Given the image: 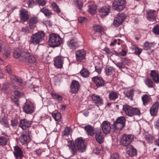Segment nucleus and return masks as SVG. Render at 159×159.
Segmentation results:
<instances>
[{
	"label": "nucleus",
	"instance_id": "1",
	"mask_svg": "<svg viewBox=\"0 0 159 159\" xmlns=\"http://www.w3.org/2000/svg\"><path fill=\"white\" fill-rule=\"evenodd\" d=\"M65 144L70 149L72 156L76 155L77 151L80 152H84L86 148L84 140L82 138H78L75 141V144L73 141L68 139L65 140Z\"/></svg>",
	"mask_w": 159,
	"mask_h": 159
},
{
	"label": "nucleus",
	"instance_id": "2",
	"mask_svg": "<svg viewBox=\"0 0 159 159\" xmlns=\"http://www.w3.org/2000/svg\"><path fill=\"white\" fill-rule=\"evenodd\" d=\"M45 33L43 31H41L33 34L30 38V43L34 45L39 44L43 40Z\"/></svg>",
	"mask_w": 159,
	"mask_h": 159
},
{
	"label": "nucleus",
	"instance_id": "3",
	"mask_svg": "<svg viewBox=\"0 0 159 159\" xmlns=\"http://www.w3.org/2000/svg\"><path fill=\"white\" fill-rule=\"evenodd\" d=\"M123 109L126 115L129 117L135 115L140 116L141 114L140 111L138 108L133 107L128 105H123Z\"/></svg>",
	"mask_w": 159,
	"mask_h": 159
},
{
	"label": "nucleus",
	"instance_id": "4",
	"mask_svg": "<svg viewBox=\"0 0 159 159\" xmlns=\"http://www.w3.org/2000/svg\"><path fill=\"white\" fill-rule=\"evenodd\" d=\"M61 43V39L58 35L52 33L49 35L48 43L51 47L53 48L58 47Z\"/></svg>",
	"mask_w": 159,
	"mask_h": 159
},
{
	"label": "nucleus",
	"instance_id": "5",
	"mask_svg": "<svg viewBox=\"0 0 159 159\" xmlns=\"http://www.w3.org/2000/svg\"><path fill=\"white\" fill-rule=\"evenodd\" d=\"M20 61L24 62L32 63L35 61L36 59L34 57L31 55L27 50H22L20 58Z\"/></svg>",
	"mask_w": 159,
	"mask_h": 159
},
{
	"label": "nucleus",
	"instance_id": "6",
	"mask_svg": "<svg viewBox=\"0 0 159 159\" xmlns=\"http://www.w3.org/2000/svg\"><path fill=\"white\" fill-rule=\"evenodd\" d=\"M126 3L125 0H115L112 3V7L116 11H121L125 8Z\"/></svg>",
	"mask_w": 159,
	"mask_h": 159
},
{
	"label": "nucleus",
	"instance_id": "7",
	"mask_svg": "<svg viewBox=\"0 0 159 159\" xmlns=\"http://www.w3.org/2000/svg\"><path fill=\"white\" fill-rule=\"evenodd\" d=\"M134 136L132 134H123L120 139V143L125 147L129 145L134 140Z\"/></svg>",
	"mask_w": 159,
	"mask_h": 159
},
{
	"label": "nucleus",
	"instance_id": "8",
	"mask_svg": "<svg viewBox=\"0 0 159 159\" xmlns=\"http://www.w3.org/2000/svg\"><path fill=\"white\" fill-rule=\"evenodd\" d=\"M125 121L124 117H118L113 125L114 130H121L125 125Z\"/></svg>",
	"mask_w": 159,
	"mask_h": 159
},
{
	"label": "nucleus",
	"instance_id": "9",
	"mask_svg": "<svg viewBox=\"0 0 159 159\" xmlns=\"http://www.w3.org/2000/svg\"><path fill=\"white\" fill-rule=\"evenodd\" d=\"M23 111L27 114H31L35 109L34 104L30 101H26L23 107Z\"/></svg>",
	"mask_w": 159,
	"mask_h": 159
},
{
	"label": "nucleus",
	"instance_id": "10",
	"mask_svg": "<svg viewBox=\"0 0 159 159\" xmlns=\"http://www.w3.org/2000/svg\"><path fill=\"white\" fill-rule=\"evenodd\" d=\"M30 132L27 130L20 134L19 137V139L20 142L22 144H27L30 141Z\"/></svg>",
	"mask_w": 159,
	"mask_h": 159
},
{
	"label": "nucleus",
	"instance_id": "11",
	"mask_svg": "<svg viewBox=\"0 0 159 159\" xmlns=\"http://www.w3.org/2000/svg\"><path fill=\"white\" fill-rule=\"evenodd\" d=\"M99 11L101 17L105 16L110 12V7L107 4L99 8Z\"/></svg>",
	"mask_w": 159,
	"mask_h": 159
},
{
	"label": "nucleus",
	"instance_id": "12",
	"mask_svg": "<svg viewBox=\"0 0 159 159\" xmlns=\"http://www.w3.org/2000/svg\"><path fill=\"white\" fill-rule=\"evenodd\" d=\"M125 18V15L123 14H118L114 20L113 25L116 27H117L122 23Z\"/></svg>",
	"mask_w": 159,
	"mask_h": 159
},
{
	"label": "nucleus",
	"instance_id": "13",
	"mask_svg": "<svg viewBox=\"0 0 159 159\" xmlns=\"http://www.w3.org/2000/svg\"><path fill=\"white\" fill-rule=\"evenodd\" d=\"M64 58V57L61 56H57L54 58V64L57 68H61L62 67Z\"/></svg>",
	"mask_w": 159,
	"mask_h": 159
},
{
	"label": "nucleus",
	"instance_id": "14",
	"mask_svg": "<svg viewBox=\"0 0 159 159\" xmlns=\"http://www.w3.org/2000/svg\"><path fill=\"white\" fill-rule=\"evenodd\" d=\"M101 126L104 134H107L110 133L111 127L110 123L108 121L105 120L103 121L101 125Z\"/></svg>",
	"mask_w": 159,
	"mask_h": 159
},
{
	"label": "nucleus",
	"instance_id": "15",
	"mask_svg": "<svg viewBox=\"0 0 159 159\" xmlns=\"http://www.w3.org/2000/svg\"><path fill=\"white\" fill-rule=\"evenodd\" d=\"M67 44L69 47L71 49H74L79 46V42L76 38L72 39L67 42Z\"/></svg>",
	"mask_w": 159,
	"mask_h": 159
},
{
	"label": "nucleus",
	"instance_id": "16",
	"mask_svg": "<svg viewBox=\"0 0 159 159\" xmlns=\"http://www.w3.org/2000/svg\"><path fill=\"white\" fill-rule=\"evenodd\" d=\"M92 101L98 106H100L103 103V100L100 96L96 94H93L91 96Z\"/></svg>",
	"mask_w": 159,
	"mask_h": 159
},
{
	"label": "nucleus",
	"instance_id": "17",
	"mask_svg": "<svg viewBox=\"0 0 159 159\" xmlns=\"http://www.w3.org/2000/svg\"><path fill=\"white\" fill-rule=\"evenodd\" d=\"M13 154L17 159H21L23 156V152L21 148L18 146L14 147Z\"/></svg>",
	"mask_w": 159,
	"mask_h": 159
},
{
	"label": "nucleus",
	"instance_id": "18",
	"mask_svg": "<svg viewBox=\"0 0 159 159\" xmlns=\"http://www.w3.org/2000/svg\"><path fill=\"white\" fill-rule=\"evenodd\" d=\"M32 122L25 119H22L20 120L19 124L20 127L23 129H25L27 128L30 127Z\"/></svg>",
	"mask_w": 159,
	"mask_h": 159
},
{
	"label": "nucleus",
	"instance_id": "19",
	"mask_svg": "<svg viewBox=\"0 0 159 159\" xmlns=\"http://www.w3.org/2000/svg\"><path fill=\"white\" fill-rule=\"evenodd\" d=\"M80 88L79 83L75 80L72 81L70 86L71 92L72 93H75L77 92Z\"/></svg>",
	"mask_w": 159,
	"mask_h": 159
},
{
	"label": "nucleus",
	"instance_id": "20",
	"mask_svg": "<svg viewBox=\"0 0 159 159\" xmlns=\"http://www.w3.org/2000/svg\"><path fill=\"white\" fill-rule=\"evenodd\" d=\"M20 20L23 22L27 21L29 17L28 11L25 9L20 10Z\"/></svg>",
	"mask_w": 159,
	"mask_h": 159
},
{
	"label": "nucleus",
	"instance_id": "21",
	"mask_svg": "<svg viewBox=\"0 0 159 159\" xmlns=\"http://www.w3.org/2000/svg\"><path fill=\"white\" fill-rule=\"evenodd\" d=\"M75 53L76 60L78 61H80L84 59L86 55V52L84 50H77Z\"/></svg>",
	"mask_w": 159,
	"mask_h": 159
},
{
	"label": "nucleus",
	"instance_id": "22",
	"mask_svg": "<svg viewBox=\"0 0 159 159\" xmlns=\"http://www.w3.org/2000/svg\"><path fill=\"white\" fill-rule=\"evenodd\" d=\"M92 80L98 87L103 86L105 85L104 81L101 77L95 76L92 78Z\"/></svg>",
	"mask_w": 159,
	"mask_h": 159
},
{
	"label": "nucleus",
	"instance_id": "23",
	"mask_svg": "<svg viewBox=\"0 0 159 159\" xmlns=\"http://www.w3.org/2000/svg\"><path fill=\"white\" fill-rule=\"evenodd\" d=\"M147 17L150 21H155L156 20V11L152 10H148L146 11Z\"/></svg>",
	"mask_w": 159,
	"mask_h": 159
},
{
	"label": "nucleus",
	"instance_id": "24",
	"mask_svg": "<svg viewBox=\"0 0 159 159\" xmlns=\"http://www.w3.org/2000/svg\"><path fill=\"white\" fill-rule=\"evenodd\" d=\"M159 107V102H155L152 106L150 109V113L151 115L154 116L156 115Z\"/></svg>",
	"mask_w": 159,
	"mask_h": 159
},
{
	"label": "nucleus",
	"instance_id": "25",
	"mask_svg": "<svg viewBox=\"0 0 159 159\" xmlns=\"http://www.w3.org/2000/svg\"><path fill=\"white\" fill-rule=\"evenodd\" d=\"M126 152L127 154L130 157L134 156L137 154L136 150L132 146H130L126 148Z\"/></svg>",
	"mask_w": 159,
	"mask_h": 159
},
{
	"label": "nucleus",
	"instance_id": "26",
	"mask_svg": "<svg viewBox=\"0 0 159 159\" xmlns=\"http://www.w3.org/2000/svg\"><path fill=\"white\" fill-rule=\"evenodd\" d=\"M95 138L98 143H101L103 142L104 137L102 133L100 131H97L95 136Z\"/></svg>",
	"mask_w": 159,
	"mask_h": 159
},
{
	"label": "nucleus",
	"instance_id": "27",
	"mask_svg": "<svg viewBox=\"0 0 159 159\" xmlns=\"http://www.w3.org/2000/svg\"><path fill=\"white\" fill-rule=\"evenodd\" d=\"M38 20L36 17H31L30 18L29 21V27L31 29H34L36 26Z\"/></svg>",
	"mask_w": 159,
	"mask_h": 159
},
{
	"label": "nucleus",
	"instance_id": "28",
	"mask_svg": "<svg viewBox=\"0 0 159 159\" xmlns=\"http://www.w3.org/2000/svg\"><path fill=\"white\" fill-rule=\"evenodd\" d=\"M150 75L154 82L156 83H159V75L157 72L152 70L151 71Z\"/></svg>",
	"mask_w": 159,
	"mask_h": 159
},
{
	"label": "nucleus",
	"instance_id": "29",
	"mask_svg": "<svg viewBox=\"0 0 159 159\" xmlns=\"http://www.w3.org/2000/svg\"><path fill=\"white\" fill-rule=\"evenodd\" d=\"M143 104L144 105H146L148 103L151 102V97L147 94L143 95L141 98Z\"/></svg>",
	"mask_w": 159,
	"mask_h": 159
},
{
	"label": "nucleus",
	"instance_id": "30",
	"mask_svg": "<svg viewBox=\"0 0 159 159\" xmlns=\"http://www.w3.org/2000/svg\"><path fill=\"white\" fill-rule=\"evenodd\" d=\"M118 97V93L116 92L111 91L109 93L108 97L110 100H115Z\"/></svg>",
	"mask_w": 159,
	"mask_h": 159
},
{
	"label": "nucleus",
	"instance_id": "31",
	"mask_svg": "<svg viewBox=\"0 0 159 159\" xmlns=\"http://www.w3.org/2000/svg\"><path fill=\"white\" fill-rule=\"evenodd\" d=\"M84 129L88 135L91 136H93L94 129L92 126L90 125L86 126L84 127Z\"/></svg>",
	"mask_w": 159,
	"mask_h": 159
},
{
	"label": "nucleus",
	"instance_id": "32",
	"mask_svg": "<svg viewBox=\"0 0 159 159\" xmlns=\"http://www.w3.org/2000/svg\"><path fill=\"white\" fill-rule=\"evenodd\" d=\"M19 48H17L15 49L13 52V56L14 57L16 58H19L20 60V58L21 55V53H22V51Z\"/></svg>",
	"mask_w": 159,
	"mask_h": 159
},
{
	"label": "nucleus",
	"instance_id": "33",
	"mask_svg": "<svg viewBox=\"0 0 159 159\" xmlns=\"http://www.w3.org/2000/svg\"><path fill=\"white\" fill-rule=\"evenodd\" d=\"M40 12L43 13L48 18H50L52 14V12L48 9L45 7H43L40 9Z\"/></svg>",
	"mask_w": 159,
	"mask_h": 159
},
{
	"label": "nucleus",
	"instance_id": "34",
	"mask_svg": "<svg viewBox=\"0 0 159 159\" xmlns=\"http://www.w3.org/2000/svg\"><path fill=\"white\" fill-rule=\"evenodd\" d=\"M105 70L106 74L108 75L113 74L115 72L114 69L112 66H107L105 68Z\"/></svg>",
	"mask_w": 159,
	"mask_h": 159
},
{
	"label": "nucleus",
	"instance_id": "35",
	"mask_svg": "<svg viewBox=\"0 0 159 159\" xmlns=\"http://www.w3.org/2000/svg\"><path fill=\"white\" fill-rule=\"evenodd\" d=\"M11 81H14L20 84H22L23 83V80L22 79L14 75H12L11 76Z\"/></svg>",
	"mask_w": 159,
	"mask_h": 159
},
{
	"label": "nucleus",
	"instance_id": "36",
	"mask_svg": "<svg viewBox=\"0 0 159 159\" xmlns=\"http://www.w3.org/2000/svg\"><path fill=\"white\" fill-rule=\"evenodd\" d=\"M125 96L130 100H132V97L134 95L133 90L131 89L128 90L125 93Z\"/></svg>",
	"mask_w": 159,
	"mask_h": 159
},
{
	"label": "nucleus",
	"instance_id": "37",
	"mask_svg": "<svg viewBox=\"0 0 159 159\" xmlns=\"http://www.w3.org/2000/svg\"><path fill=\"white\" fill-rule=\"evenodd\" d=\"M144 82L148 87L152 88L153 87V82L151 79L147 78L144 80Z\"/></svg>",
	"mask_w": 159,
	"mask_h": 159
},
{
	"label": "nucleus",
	"instance_id": "38",
	"mask_svg": "<svg viewBox=\"0 0 159 159\" xmlns=\"http://www.w3.org/2000/svg\"><path fill=\"white\" fill-rule=\"evenodd\" d=\"M81 75L84 77H88L89 75V73L88 70L83 68L80 72Z\"/></svg>",
	"mask_w": 159,
	"mask_h": 159
},
{
	"label": "nucleus",
	"instance_id": "39",
	"mask_svg": "<svg viewBox=\"0 0 159 159\" xmlns=\"http://www.w3.org/2000/svg\"><path fill=\"white\" fill-rule=\"evenodd\" d=\"M51 6L53 11L57 13H60L61 12L59 8V6L55 2H53L52 3Z\"/></svg>",
	"mask_w": 159,
	"mask_h": 159
},
{
	"label": "nucleus",
	"instance_id": "40",
	"mask_svg": "<svg viewBox=\"0 0 159 159\" xmlns=\"http://www.w3.org/2000/svg\"><path fill=\"white\" fill-rule=\"evenodd\" d=\"M94 30L96 32H98L99 33H101L103 32V29L101 26L98 25H95L93 26Z\"/></svg>",
	"mask_w": 159,
	"mask_h": 159
},
{
	"label": "nucleus",
	"instance_id": "41",
	"mask_svg": "<svg viewBox=\"0 0 159 159\" xmlns=\"http://www.w3.org/2000/svg\"><path fill=\"white\" fill-rule=\"evenodd\" d=\"M112 62L120 70H122L123 68H125V65L123 62H116L113 61Z\"/></svg>",
	"mask_w": 159,
	"mask_h": 159
},
{
	"label": "nucleus",
	"instance_id": "42",
	"mask_svg": "<svg viewBox=\"0 0 159 159\" xmlns=\"http://www.w3.org/2000/svg\"><path fill=\"white\" fill-rule=\"evenodd\" d=\"M11 125L14 128H16L18 125V121L17 119H13L11 120Z\"/></svg>",
	"mask_w": 159,
	"mask_h": 159
},
{
	"label": "nucleus",
	"instance_id": "43",
	"mask_svg": "<svg viewBox=\"0 0 159 159\" xmlns=\"http://www.w3.org/2000/svg\"><path fill=\"white\" fill-rule=\"evenodd\" d=\"M10 84L7 83H5L3 84V87L1 90L2 91L10 90Z\"/></svg>",
	"mask_w": 159,
	"mask_h": 159
},
{
	"label": "nucleus",
	"instance_id": "44",
	"mask_svg": "<svg viewBox=\"0 0 159 159\" xmlns=\"http://www.w3.org/2000/svg\"><path fill=\"white\" fill-rule=\"evenodd\" d=\"M7 138L4 136L0 137V145H4L7 144Z\"/></svg>",
	"mask_w": 159,
	"mask_h": 159
},
{
	"label": "nucleus",
	"instance_id": "45",
	"mask_svg": "<svg viewBox=\"0 0 159 159\" xmlns=\"http://www.w3.org/2000/svg\"><path fill=\"white\" fill-rule=\"evenodd\" d=\"M0 123L5 127H7L9 126L8 122L5 118L0 119Z\"/></svg>",
	"mask_w": 159,
	"mask_h": 159
},
{
	"label": "nucleus",
	"instance_id": "46",
	"mask_svg": "<svg viewBox=\"0 0 159 159\" xmlns=\"http://www.w3.org/2000/svg\"><path fill=\"white\" fill-rule=\"evenodd\" d=\"M153 44L148 42H146L144 45L143 47L145 50H147L150 49L153 46Z\"/></svg>",
	"mask_w": 159,
	"mask_h": 159
},
{
	"label": "nucleus",
	"instance_id": "47",
	"mask_svg": "<svg viewBox=\"0 0 159 159\" xmlns=\"http://www.w3.org/2000/svg\"><path fill=\"white\" fill-rule=\"evenodd\" d=\"M52 116L56 121H60L61 118V114L59 113L52 114Z\"/></svg>",
	"mask_w": 159,
	"mask_h": 159
},
{
	"label": "nucleus",
	"instance_id": "48",
	"mask_svg": "<svg viewBox=\"0 0 159 159\" xmlns=\"http://www.w3.org/2000/svg\"><path fill=\"white\" fill-rule=\"evenodd\" d=\"M97 9L96 6L95 5H91L89 8V11L91 13H94L96 12Z\"/></svg>",
	"mask_w": 159,
	"mask_h": 159
},
{
	"label": "nucleus",
	"instance_id": "49",
	"mask_svg": "<svg viewBox=\"0 0 159 159\" xmlns=\"http://www.w3.org/2000/svg\"><path fill=\"white\" fill-rule=\"evenodd\" d=\"M71 129L69 127H66L64 130L63 134L65 136H67L69 135L70 133Z\"/></svg>",
	"mask_w": 159,
	"mask_h": 159
},
{
	"label": "nucleus",
	"instance_id": "50",
	"mask_svg": "<svg viewBox=\"0 0 159 159\" xmlns=\"http://www.w3.org/2000/svg\"><path fill=\"white\" fill-rule=\"evenodd\" d=\"M51 95L54 99H56L58 101H61L62 99L61 96L60 95L53 93H51Z\"/></svg>",
	"mask_w": 159,
	"mask_h": 159
},
{
	"label": "nucleus",
	"instance_id": "51",
	"mask_svg": "<svg viewBox=\"0 0 159 159\" xmlns=\"http://www.w3.org/2000/svg\"><path fill=\"white\" fill-rule=\"evenodd\" d=\"M152 31L155 34L159 35V25L155 26L152 29Z\"/></svg>",
	"mask_w": 159,
	"mask_h": 159
},
{
	"label": "nucleus",
	"instance_id": "52",
	"mask_svg": "<svg viewBox=\"0 0 159 159\" xmlns=\"http://www.w3.org/2000/svg\"><path fill=\"white\" fill-rule=\"evenodd\" d=\"M11 98L12 101L14 102L17 106L19 105V102L18 101V99L16 97L14 96H11Z\"/></svg>",
	"mask_w": 159,
	"mask_h": 159
},
{
	"label": "nucleus",
	"instance_id": "53",
	"mask_svg": "<svg viewBox=\"0 0 159 159\" xmlns=\"http://www.w3.org/2000/svg\"><path fill=\"white\" fill-rule=\"evenodd\" d=\"M135 51L134 53L136 54L139 55L142 52V49L138 47H135L134 48Z\"/></svg>",
	"mask_w": 159,
	"mask_h": 159
},
{
	"label": "nucleus",
	"instance_id": "54",
	"mask_svg": "<svg viewBox=\"0 0 159 159\" xmlns=\"http://www.w3.org/2000/svg\"><path fill=\"white\" fill-rule=\"evenodd\" d=\"M38 3V4L42 6H43L45 5L46 1L45 0H35Z\"/></svg>",
	"mask_w": 159,
	"mask_h": 159
},
{
	"label": "nucleus",
	"instance_id": "55",
	"mask_svg": "<svg viewBox=\"0 0 159 159\" xmlns=\"http://www.w3.org/2000/svg\"><path fill=\"white\" fill-rule=\"evenodd\" d=\"M110 159H119V156L117 153H114L110 157Z\"/></svg>",
	"mask_w": 159,
	"mask_h": 159
},
{
	"label": "nucleus",
	"instance_id": "56",
	"mask_svg": "<svg viewBox=\"0 0 159 159\" xmlns=\"http://www.w3.org/2000/svg\"><path fill=\"white\" fill-rule=\"evenodd\" d=\"M34 2L32 0H29L27 3L28 7L30 8L32 7L34 4Z\"/></svg>",
	"mask_w": 159,
	"mask_h": 159
},
{
	"label": "nucleus",
	"instance_id": "57",
	"mask_svg": "<svg viewBox=\"0 0 159 159\" xmlns=\"http://www.w3.org/2000/svg\"><path fill=\"white\" fill-rule=\"evenodd\" d=\"M10 54V50H7L6 49H4V52L3 53V54L6 58H7L9 57Z\"/></svg>",
	"mask_w": 159,
	"mask_h": 159
},
{
	"label": "nucleus",
	"instance_id": "58",
	"mask_svg": "<svg viewBox=\"0 0 159 159\" xmlns=\"http://www.w3.org/2000/svg\"><path fill=\"white\" fill-rule=\"evenodd\" d=\"M21 31L25 33H30V30L28 26H26L22 28Z\"/></svg>",
	"mask_w": 159,
	"mask_h": 159
},
{
	"label": "nucleus",
	"instance_id": "59",
	"mask_svg": "<svg viewBox=\"0 0 159 159\" xmlns=\"http://www.w3.org/2000/svg\"><path fill=\"white\" fill-rule=\"evenodd\" d=\"M117 44L119 45L120 44L119 42H118V40H117L115 39L113 42H111V43L110 45L111 46H114Z\"/></svg>",
	"mask_w": 159,
	"mask_h": 159
},
{
	"label": "nucleus",
	"instance_id": "60",
	"mask_svg": "<svg viewBox=\"0 0 159 159\" xmlns=\"http://www.w3.org/2000/svg\"><path fill=\"white\" fill-rule=\"evenodd\" d=\"M14 94L18 98H20L22 94L18 91H15L14 92Z\"/></svg>",
	"mask_w": 159,
	"mask_h": 159
},
{
	"label": "nucleus",
	"instance_id": "61",
	"mask_svg": "<svg viewBox=\"0 0 159 159\" xmlns=\"http://www.w3.org/2000/svg\"><path fill=\"white\" fill-rule=\"evenodd\" d=\"M154 126L155 128L159 130V119L155 122Z\"/></svg>",
	"mask_w": 159,
	"mask_h": 159
},
{
	"label": "nucleus",
	"instance_id": "62",
	"mask_svg": "<svg viewBox=\"0 0 159 159\" xmlns=\"http://www.w3.org/2000/svg\"><path fill=\"white\" fill-rule=\"evenodd\" d=\"M6 71L8 73L10 74L11 73L10 66L9 65L7 66L6 68Z\"/></svg>",
	"mask_w": 159,
	"mask_h": 159
},
{
	"label": "nucleus",
	"instance_id": "63",
	"mask_svg": "<svg viewBox=\"0 0 159 159\" xmlns=\"http://www.w3.org/2000/svg\"><path fill=\"white\" fill-rule=\"evenodd\" d=\"M79 21L80 23H82L86 20V18L83 17H80L78 18Z\"/></svg>",
	"mask_w": 159,
	"mask_h": 159
},
{
	"label": "nucleus",
	"instance_id": "64",
	"mask_svg": "<svg viewBox=\"0 0 159 159\" xmlns=\"http://www.w3.org/2000/svg\"><path fill=\"white\" fill-rule=\"evenodd\" d=\"M103 51H105L108 54H109L111 53V52L110 49L107 48H105L104 49Z\"/></svg>",
	"mask_w": 159,
	"mask_h": 159
}]
</instances>
